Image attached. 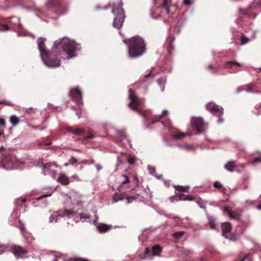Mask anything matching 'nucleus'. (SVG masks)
<instances>
[{
    "instance_id": "4468645a",
    "label": "nucleus",
    "mask_w": 261,
    "mask_h": 261,
    "mask_svg": "<svg viewBox=\"0 0 261 261\" xmlns=\"http://www.w3.org/2000/svg\"><path fill=\"white\" fill-rule=\"evenodd\" d=\"M11 249L12 253L17 259H18L22 255L25 254L28 252L26 249L18 245L13 246Z\"/></svg>"
},
{
    "instance_id": "f3484780",
    "label": "nucleus",
    "mask_w": 261,
    "mask_h": 261,
    "mask_svg": "<svg viewBox=\"0 0 261 261\" xmlns=\"http://www.w3.org/2000/svg\"><path fill=\"white\" fill-rule=\"evenodd\" d=\"M94 224L96 226L97 229L100 232H106L108 231L112 227L111 225H108L103 223L94 222Z\"/></svg>"
},
{
    "instance_id": "423d86ee",
    "label": "nucleus",
    "mask_w": 261,
    "mask_h": 261,
    "mask_svg": "<svg viewBox=\"0 0 261 261\" xmlns=\"http://www.w3.org/2000/svg\"><path fill=\"white\" fill-rule=\"evenodd\" d=\"M128 98L130 100V101L128 104V107L134 111L139 113L141 116H142L145 118L147 119V115L149 112L142 111L137 108L138 107H139L143 104V101L137 97L135 93L130 89L129 90Z\"/></svg>"
},
{
    "instance_id": "774afa93",
    "label": "nucleus",
    "mask_w": 261,
    "mask_h": 261,
    "mask_svg": "<svg viewBox=\"0 0 261 261\" xmlns=\"http://www.w3.org/2000/svg\"><path fill=\"white\" fill-rule=\"evenodd\" d=\"M256 207L258 210H261V203L258 205Z\"/></svg>"
},
{
    "instance_id": "aec40b11",
    "label": "nucleus",
    "mask_w": 261,
    "mask_h": 261,
    "mask_svg": "<svg viewBox=\"0 0 261 261\" xmlns=\"http://www.w3.org/2000/svg\"><path fill=\"white\" fill-rule=\"evenodd\" d=\"M58 181L62 185H68L69 183V178L65 175L61 174L58 178Z\"/></svg>"
},
{
    "instance_id": "a18cd8bd",
    "label": "nucleus",
    "mask_w": 261,
    "mask_h": 261,
    "mask_svg": "<svg viewBox=\"0 0 261 261\" xmlns=\"http://www.w3.org/2000/svg\"><path fill=\"white\" fill-rule=\"evenodd\" d=\"M213 186L214 188L216 189H221L222 188V185L218 181H215L214 183Z\"/></svg>"
},
{
    "instance_id": "6e6552de",
    "label": "nucleus",
    "mask_w": 261,
    "mask_h": 261,
    "mask_svg": "<svg viewBox=\"0 0 261 261\" xmlns=\"http://www.w3.org/2000/svg\"><path fill=\"white\" fill-rule=\"evenodd\" d=\"M46 7L48 9L54 8L58 15L64 14L68 10V3L65 0H48Z\"/></svg>"
},
{
    "instance_id": "e433bc0d",
    "label": "nucleus",
    "mask_w": 261,
    "mask_h": 261,
    "mask_svg": "<svg viewBox=\"0 0 261 261\" xmlns=\"http://www.w3.org/2000/svg\"><path fill=\"white\" fill-rule=\"evenodd\" d=\"M95 137V135L91 130L89 132V135L84 137L85 140L91 139Z\"/></svg>"
},
{
    "instance_id": "2eb2a0df",
    "label": "nucleus",
    "mask_w": 261,
    "mask_h": 261,
    "mask_svg": "<svg viewBox=\"0 0 261 261\" xmlns=\"http://www.w3.org/2000/svg\"><path fill=\"white\" fill-rule=\"evenodd\" d=\"M163 124L165 127H169L170 128V131L173 134V137L174 139H180L184 137L185 136L188 135L187 134H185L183 133L177 132V131H173L172 130V128H170L171 126V123L169 120H168L167 122H162Z\"/></svg>"
},
{
    "instance_id": "de8ad7c7",
    "label": "nucleus",
    "mask_w": 261,
    "mask_h": 261,
    "mask_svg": "<svg viewBox=\"0 0 261 261\" xmlns=\"http://www.w3.org/2000/svg\"><path fill=\"white\" fill-rule=\"evenodd\" d=\"M122 176L125 178V180L122 181V184L124 185V184L129 182V180L127 176H126L125 175H122Z\"/></svg>"
},
{
    "instance_id": "f704fd0d",
    "label": "nucleus",
    "mask_w": 261,
    "mask_h": 261,
    "mask_svg": "<svg viewBox=\"0 0 261 261\" xmlns=\"http://www.w3.org/2000/svg\"><path fill=\"white\" fill-rule=\"evenodd\" d=\"M184 233V231H177L174 233L172 234V237L175 239H179L183 236Z\"/></svg>"
},
{
    "instance_id": "a19ab883",
    "label": "nucleus",
    "mask_w": 261,
    "mask_h": 261,
    "mask_svg": "<svg viewBox=\"0 0 261 261\" xmlns=\"http://www.w3.org/2000/svg\"><path fill=\"white\" fill-rule=\"evenodd\" d=\"M68 162L70 165H73L76 163L77 160L75 159V158L72 156L68 161Z\"/></svg>"
},
{
    "instance_id": "1a4fd4ad",
    "label": "nucleus",
    "mask_w": 261,
    "mask_h": 261,
    "mask_svg": "<svg viewBox=\"0 0 261 261\" xmlns=\"http://www.w3.org/2000/svg\"><path fill=\"white\" fill-rule=\"evenodd\" d=\"M206 109L213 115L219 117V119L218 120V123H220L223 122L224 119L221 117L223 113V109L222 107L211 102L208 103L206 105Z\"/></svg>"
},
{
    "instance_id": "c85d7f7f",
    "label": "nucleus",
    "mask_w": 261,
    "mask_h": 261,
    "mask_svg": "<svg viewBox=\"0 0 261 261\" xmlns=\"http://www.w3.org/2000/svg\"><path fill=\"white\" fill-rule=\"evenodd\" d=\"M54 191H55V189L53 188H52V187L49 188L48 191L47 192V193L44 194L42 195L41 196H40V197H39L38 198V200L41 199L46 197L50 196L52 195V194Z\"/></svg>"
},
{
    "instance_id": "4be33fe9",
    "label": "nucleus",
    "mask_w": 261,
    "mask_h": 261,
    "mask_svg": "<svg viewBox=\"0 0 261 261\" xmlns=\"http://www.w3.org/2000/svg\"><path fill=\"white\" fill-rule=\"evenodd\" d=\"M171 0H164L162 5V8L165 9L167 13H170V7L171 6Z\"/></svg>"
},
{
    "instance_id": "20e7f679",
    "label": "nucleus",
    "mask_w": 261,
    "mask_h": 261,
    "mask_svg": "<svg viewBox=\"0 0 261 261\" xmlns=\"http://www.w3.org/2000/svg\"><path fill=\"white\" fill-rule=\"evenodd\" d=\"M56 48L62 47L63 50L68 55L67 59H71L77 55V52L81 50V45L73 40L63 39L57 40L54 42Z\"/></svg>"
},
{
    "instance_id": "4d7b16f0",
    "label": "nucleus",
    "mask_w": 261,
    "mask_h": 261,
    "mask_svg": "<svg viewBox=\"0 0 261 261\" xmlns=\"http://www.w3.org/2000/svg\"><path fill=\"white\" fill-rule=\"evenodd\" d=\"M158 179H161L162 178V175H157L155 173V175H154Z\"/></svg>"
},
{
    "instance_id": "cd10ccee",
    "label": "nucleus",
    "mask_w": 261,
    "mask_h": 261,
    "mask_svg": "<svg viewBox=\"0 0 261 261\" xmlns=\"http://www.w3.org/2000/svg\"><path fill=\"white\" fill-rule=\"evenodd\" d=\"M68 131L72 133L73 134L80 136L83 132L84 129L82 128H69Z\"/></svg>"
},
{
    "instance_id": "58836bf2",
    "label": "nucleus",
    "mask_w": 261,
    "mask_h": 261,
    "mask_svg": "<svg viewBox=\"0 0 261 261\" xmlns=\"http://www.w3.org/2000/svg\"><path fill=\"white\" fill-rule=\"evenodd\" d=\"M19 228L20 229L22 233H23L25 230L24 225L21 222L20 220L19 221Z\"/></svg>"
},
{
    "instance_id": "6ab92c4d",
    "label": "nucleus",
    "mask_w": 261,
    "mask_h": 261,
    "mask_svg": "<svg viewBox=\"0 0 261 261\" xmlns=\"http://www.w3.org/2000/svg\"><path fill=\"white\" fill-rule=\"evenodd\" d=\"M175 37L173 36V35H171L168 37L167 40V42L168 43V52L169 54H171L172 50L173 49V46L172 45V43L175 40Z\"/></svg>"
},
{
    "instance_id": "72a5a7b5",
    "label": "nucleus",
    "mask_w": 261,
    "mask_h": 261,
    "mask_svg": "<svg viewBox=\"0 0 261 261\" xmlns=\"http://www.w3.org/2000/svg\"><path fill=\"white\" fill-rule=\"evenodd\" d=\"M127 161L129 165H133L135 164L136 161H137L136 157L133 155H129L127 157Z\"/></svg>"
},
{
    "instance_id": "4c0bfd02",
    "label": "nucleus",
    "mask_w": 261,
    "mask_h": 261,
    "mask_svg": "<svg viewBox=\"0 0 261 261\" xmlns=\"http://www.w3.org/2000/svg\"><path fill=\"white\" fill-rule=\"evenodd\" d=\"M122 200L120 195H115L113 196V201L114 202H117L119 200Z\"/></svg>"
},
{
    "instance_id": "603ef678",
    "label": "nucleus",
    "mask_w": 261,
    "mask_h": 261,
    "mask_svg": "<svg viewBox=\"0 0 261 261\" xmlns=\"http://www.w3.org/2000/svg\"><path fill=\"white\" fill-rule=\"evenodd\" d=\"M50 144V142H45V143H43V142H41L40 143V145L41 146V145H45V146H48Z\"/></svg>"
},
{
    "instance_id": "2f4dec72",
    "label": "nucleus",
    "mask_w": 261,
    "mask_h": 261,
    "mask_svg": "<svg viewBox=\"0 0 261 261\" xmlns=\"http://www.w3.org/2000/svg\"><path fill=\"white\" fill-rule=\"evenodd\" d=\"M175 190L181 192H187L190 188L189 186H175Z\"/></svg>"
},
{
    "instance_id": "c756f323",
    "label": "nucleus",
    "mask_w": 261,
    "mask_h": 261,
    "mask_svg": "<svg viewBox=\"0 0 261 261\" xmlns=\"http://www.w3.org/2000/svg\"><path fill=\"white\" fill-rule=\"evenodd\" d=\"M168 114V111L166 110H164L162 113L159 115L157 118H155L151 122V124H154L156 122L159 121V120L162 119L163 117H165Z\"/></svg>"
},
{
    "instance_id": "3c124183",
    "label": "nucleus",
    "mask_w": 261,
    "mask_h": 261,
    "mask_svg": "<svg viewBox=\"0 0 261 261\" xmlns=\"http://www.w3.org/2000/svg\"><path fill=\"white\" fill-rule=\"evenodd\" d=\"M257 111H256L254 112V113L258 115L260 113H261V107L259 106L257 108Z\"/></svg>"
},
{
    "instance_id": "680f3d73",
    "label": "nucleus",
    "mask_w": 261,
    "mask_h": 261,
    "mask_svg": "<svg viewBox=\"0 0 261 261\" xmlns=\"http://www.w3.org/2000/svg\"><path fill=\"white\" fill-rule=\"evenodd\" d=\"M75 261H88L87 259L83 258H78Z\"/></svg>"
},
{
    "instance_id": "39448f33",
    "label": "nucleus",
    "mask_w": 261,
    "mask_h": 261,
    "mask_svg": "<svg viewBox=\"0 0 261 261\" xmlns=\"http://www.w3.org/2000/svg\"><path fill=\"white\" fill-rule=\"evenodd\" d=\"M112 7V12L115 15L113 25L117 29H120L124 21L125 15L124 11L122 8L123 3L122 0H116L109 3Z\"/></svg>"
},
{
    "instance_id": "49530a36",
    "label": "nucleus",
    "mask_w": 261,
    "mask_h": 261,
    "mask_svg": "<svg viewBox=\"0 0 261 261\" xmlns=\"http://www.w3.org/2000/svg\"><path fill=\"white\" fill-rule=\"evenodd\" d=\"M77 215H78V217L81 219H87V218H89V216L88 215H87V214H83L80 213V214H78Z\"/></svg>"
},
{
    "instance_id": "37998d69",
    "label": "nucleus",
    "mask_w": 261,
    "mask_h": 261,
    "mask_svg": "<svg viewBox=\"0 0 261 261\" xmlns=\"http://www.w3.org/2000/svg\"><path fill=\"white\" fill-rule=\"evenodd\" d=\"M251 163L253 164H255L257 163H261V156H258L254 158L252 161Z\"/></svg>"
},
{
    "instance_id": "09e8293b",
    "label": "nucleus",
    "mask_w": 261,
    "mask_h": 261,
    "mask_svg": "<svg viewBox=\"0 0 261 261\" xmlns=\"http://www.w3.org/2000/svg\"><path fill=\"white\" fill-rule=\"evenodd\" d=\"M183 3L186 6H190L191 5V0H184Z\"/></svg>"
},
{
    "instance_id": "7ed1b4c3",
    "label": "nucleus",
    "mask_w": 261,
    "mask_h": 261,
    "mask_svg": "<svg viewBox=\"0 0 261 261\" xmlns=\"http://www.w3.org/2000/svg\"><path fill=\"white\" fill-rule=\"evenodd\" d=\"M18 161L11 151L3 146L0 147V168L13 170L18 168Z\"/></svg>"
},
{
    "instance_id": "f03ea898",
    "label": "nucleus",
    "mask_w": 261,
    "mask_h": 261,
    "mask_svg": "<svg viewBox=\"0 0 261 261\" xmlns=\"http://www.w3.org/2000/svg\"><path fill=\"white\" fill-rule=\"evenodd\" d=\"M46 39L40 37L37 40L38 48L40 51V56L43 63L48 67L53 68L59 67L60 61L53 53H50L45 49V42Z\"/></svg>"
},
{
    "instance_id": "f257e3e1",
    "label": "nucleus",
    "mask_w": 261,
    "mask_h": 261,
    "mask_svg": "<svg viewBox=\"0 0 261 261\" xmlns=\"http://www.w3.org/2000/svg\"><path fill=\"white\" fill-rule=\"evenodd\" d=\"M124 43L128 47V56L135 58L142 56L146 51V44L144 39L138 35L130 39H124Z\"/></svg>"
},
{
    "instance_id": "9b49d317",
    "label": "nucleus",
    "mask_w": 261,
    "mask_h": 261,
    "mask_svg": "<svg viewBox=\"0 0 261 261\" xmlns=\"http://www.w3.org/2000/svg\"><path fill=\"white\" fill-rule=\"evenodd\" d=\"M75 213L71 210H61L53 215H51L49 218V222L52 223L54 221L57 222L59 218L67 217L69 218L70 216L74 215Z\"/></svg>"
},
{
    "instance_id": "473e14b6",
    "label": "nucleus",
    "mask_w": 261,
    "mask_h": 261,
    "mask_svg": "<svg viewBox=\"0 0 261 261\" xmlns=\"http://www.w3.org/2000/svg\"><path fill=\"white\" fill-rule=\"evenodd\" d=\"M10 121L13 125H16L19 121V119L16 116H12L10 117Z\"/></svg>"
},
{
    "instance_id": "a211bd4d",
    "label": "nucleus",
    "mask_w": 261,
    "mask_h": 261,
    "mask_svg": "<svg viewBox=\"0 0 261 261\" xmlns=\"http://www.w3.org/2000/svg\"><path fill=\"white\" fill-rule=\"evenodd\" d=\"M224 212L227 213L231 219H238L240 217V214L238 212L229 210L227 206H225Z\"/></svg>"
},
{
    "instance_id": "b1692460",
    "label": "nucleus",
    "mask_w": 261,
    "mask_h": 261,
    "mask_svg": "<svg viewBox=\"0 0 261 261\" xmlns=\"http://www.w3.org/2000/svg\"><path fill=\"white\" fill-rule=\"evenodd\" d=\"M162 251V248L158 245H154L152 248V256H158Z\"/></svg>"
},
{
    "instance_id": "69168bd1",
    "label": "nucleus",
    "mask_w": 261,
    "mask_h": 261,
    "mask_svg": "<svg viewBox=\"0 0 261 261\" xmlns=\"http://www.w3.org/2000/svg\"><path fill=\"white\" fill-rule=\"evenodd\" d=\"M246 91L247 92H253L252 90L250 88H249L247 89H246Z\"/></svg>"
},
{
    "instance_id": "13d9d810",
    "label": "nucleus",
    "mask_w": 261,
    "mask_h": 261,
    "mask_svg": "<svg viewBox=\"0 0 261 261\" xmlns=\"http://www.w3.org/2000/svg\"><path fill=\"white\" fill-rule=\"evenodd\" d=\"M72 177L76 180H79V176L77 175H73L72 176Z\"/></svg>"
},
{
    "instance_id": "bb28decb",
    "label": "nucleus",
    "mask_w": 261,
    "mask_h": 261,
    "mask_svg": "<svg viewBox=\"0 0 261 261\" xmlns=\"http://www.w3.org/2000/svg\"><path fill=\"white\" fill-rule=\"evenodd\" d=\"M166 79L164 77H161L157 80L158 85L160 86L161 91L163 92L165 89V85L166 84Z\"/></svg>"
},
{
    "instance_id": "393cba45",
    "label": "nucleus",
    "mask_w": 261,
    "mask_h": 261,
    "mask_svg": "<svg viewBox=\"0 0 261 261\" xmlns=\"http://www.w3.org/2000/svg\"><path fill=\"white\" fill-rule=\"evenodd\" d=\"M117 132L119 137L121 138V140H123L125 139L128 143L129 144L130 147L132 148V144L130 143V140L127 138L126 134L122 130H117Z\"/></svg>"
},
{
    "instance_id": "ddd939ff",
    "label": "nucleus",
    "mask_w": 261,
    "mask_h": 261,
    "mask_svg": "<svg viewBox=\"0 0 261 261\" xmlns=\"http://www.w3.org/2000/svg\"><path fill=\"white\" fill-rule=\"evenodd\" d=\"M222 234L225 238L228 239L231 241H235L236 240V237L234 234L230 233L231 229V226L230 223L225 222L222 223Z\"/></svg>"
},
{
    "instance_id": "6e6d98bb",
    "label": "nucleus",
    "mask_w": 261,
    "mask_h": 261,
    "mask_svg": "<svg viewBox=\"0 0 261 261\" xmlns=\"http://www.w3.org/2000/svg\"><path fill=\"white\" fill-rule=\"evenodd\" d=\"M122 163V162L121 160H120L119 158H118L117 166H118Z\"/></svg>"
},
{
    "instance_id": "0e129e2a",
    "label": "nucleus",
    "mask_w": 261,
    "mask_h": 261,
    "mask_svg": "<svg viewBox=\"0 0 261 261\" xmlns=\"http://www.w3.org/2000/svg\"><path fill=\"white\" fill-rule=\"evenodd\" d=\"M98 219V216H97V215H95V219H94V220L93 221V223H94L95 221H96V223H98V222H97Z\"/></svg>"
},
{
    "instance_id": "7c9ffc66",
    "label": "nucleus",
    "mask_w": 261,
    "mask_h": 261,
    "mask_svg": "<svg viewBox=\"0 0 261 261\" xmlns=\"http://www.w3.org/2000/svg\"><path fill=\"white\" fill-rule=\"evenodd\" d=\"M235 167L234 162H229L225 166V169L229 171H232Z\"/></svg>"
},
{
    "instance_id": "bf43d9fd",
    "label": "nucleus",
    "mask_w": 261,
    "mask_h": 261,
    "mask_svg": "<svg viewBox=\"0 0 261 261\" xmlns=\"http://www.w3.org/2000/svg\"><path fill=\"white\" fill-rule=\"evenodd\" d=\"M4 103H6V104H7L8 105H10V102H8L6 101H4L0 102V105L4 104Z\"/></svg>"
},
{
    "instance_id": "338daca9",
    "label": "nucleus",
    "mask_w": 261,
    "mask_h": 261,
    "mask_svg": "<svg viewBox=\"0 0 261 261\" xmlns=\"http://www.w3.org/2000/svg\"><path fill=\"white\" fill-rule=\"evenodd\" d=\"M176 145H177V146H179V147H180V148H181L184 149V147H185V146H184V145H182L179 144H177Z\"/></svg>"
},
{
    "instance_id": "9d476101",
    "label": "nucleus",
    "mask_w": 261,
    "mask_h": 261,
    "mask_svg": "<svg viewBox=\"0 0 261 261\" xmlns=\"http://www.w3.org/2000/svg\"><path fill=\"white\" fill-rule=\"evenodd\" d=\"M191 123L193 129L196 131V134H201L206 130V124L201 117H192Z\"/></svg>"
},
{
    "instance_id": "a878e982",
    "label": "nucleus",
    "mask_w": 261,
    "mask_h": 261,
    "mask_svg": "<svg viewBox=\"0 0 261 261\" xmlns=\"http://www.w3.org/2000/svg\"><path fill=\"white\" fill-rule=\"evenodd\" d=\"M208 223L211 229H214L216 227V219L213 216H210L207 215Z\"/></svg>"
},
{
    "instance_id": "0eeeda50",
    "label": "nucleus",
    "mask_w": 261,
    "mask_h": 261,
    "mask_svg": "<svg viewBox=\"0 0 261 261\" xmlns=\"http://www.w3.org/2000/svg\"><path fill=\"white\" fill-rule=\"evenodd\" d=\"M20 27L19 19L15 17L0 20V32L16 31V29Z\"/></svg>"
},
{
    "instance_id": "052dcab7",
    "label": "nucleus",
    "mask_w": 261,
    "mask_h": 261,
    "mask_svg": "<svg viewBox=\"0 0 261 261\" xmlns=\"http://www.w3.org/2000/svg\"><path fill=\"white\" fill-rule=\"evenodd\" d=\"M243 91V89L242 88H238L237 90V93H239Z\"/></svg>"
},
{
    "instance_id": "412c9836",
    "label": "nucleus",
    "mask_w": 261,
    "mask_h": 261,
    "mask_svg": "<svg viewBox=\"0 0 261 261\" xmlns=\"http://www.w3.org/2000/svg\"><path fill=\"white\" fill-rule=\"evenodd\" d=\"M233 66L241 67L240 64L236 61H227L224 64L223 67L225 68L231 69Z\"/></svg>"
},
{
    "instance_id": "5fc2aeb1",
    "label": "nucleus",
    "mask_w": 261,
    "mask_h": 261,
    "mask_svg": "<svg viewBox=\"0 0 261 261\" xmlns=\"http://www.w3.org/2000/svg\"><path fill=\"white\" fill-rule=\"evenodd\" d=\"M61 259V256H57L56 257L53 259V261H58L59 259Z\"/></svg>"
},
{
    "instance_id": "c9c22d12",
    "label": "nucleus",
    "mask_w": 261,
    "mask_h": 261,
    "mask_svg": "<svg viewBox=\"0 0 261 261\" xmlns=\"http://www.w3.org/2000/svg\"><path fill=\"white\" fill-rule=\"evenodd\" d=\"M250 39L245 36L244 34H242L241 36V43L242 44H245L248 43Z\"/></svg>"
},
{
    "instance_id": "5701e85b",
    "label": "nucleus",
    "mask_w": 261,
    "mask_h": 261,
    "mask_svg": "<svg viewBox=\"0 0 261 261\" xmlns=\"http://www.w3.org/2000/svg\"><path fill=\"white\" fill-rule=\"evenodd\" d=\"M254 7L253 5H251L249 6L247 9H240V12L241 14L243 15H246L248 16L249 17H251L252 14V9Z\"/></svg>"
},
{
    "instance_id": "864d4df0",
    "label": "nucleus",
    "mask_w": 261,
    "mask_h": 261,
    "mask_svg": "<svg viewBox=\"0 0 261 261\" xmlns=\"http://www.w3.org/2000/svg\"><path fill=\"white\" fill-rule=\"evenodd\" d=\"M95 167H96L97 171H99L100 170H101L102 169V167L99 165H96Z\"/></svg>"
},
{
    "instance_id": "ea45409f",
    "label": "nucleus",
    "mask_w": 261,
    "mask_h": 261,
    "mask_svg": "<svg viewBox=\"0 0 261 261\" xmlns=\"http://www.w3.org/2000/svg\"><path fill=\"white\" fill-rule=\"evenodd\" d=\"M136 198V196H128L127 198H126L127 203H130L133 201L135 200Z\"/></svg>"
},
{
    "instance_id": "e2e57ef3",
    "label": "nucleus",
    "mask_w": 261,
    "mask_h": 261,
    "mask_svg": "<svg viewBox=\"0 0 261 261\" xmlns=\"http://www.w3.org/2000/svg\"><path fill=\"white\" fill-rule=\"evenodd\" d=\"M149 252H150V250L148 248H146L145 249V254H147L148 253H149Z\"/></svg>"
},
{
    "instance_id": "dca6fc26",
    "label": "nucleus",
    "mask_w": 261,
    "mask_h": 261,
    "mask_svg": "<svg viewBox=\"0 0 261 261\" xmlns=\"http://www.w3.org/2000/svg\"><path fill=\"white\" fill-rule=\"evenodd\" d=\"M172 201H178V200H188L192 201L193 200V197L190 195H185L182 193H180L178 195L176 196H172L170 198Z\"/></svg>"
},
{
    "instance_id": "c03bdc74",
    "label": "nucleus",
    "mask_w": 261,
    "mask_h": 261,
    "mask_svg": "<svg viewBox=\"0 0 261 261\" xmlns=\"http://www.w3.org/2000/svg\"><path fill=\"white\" fill-rule=\"evenodd\" d=\"M147 168L150 174H152L153 175H155V169L153 167H152L150 166H148Z\"/></svg>"
},
{
    "instance_id": "79ce46f5",
    "label": "nucleus",
    "mask_w": 261,
    "mask_h": 261,
    "mask_svg": "<svg viewBox=\"0 0 261 261\" xmlns=\"http://www.w3.org/2000/svg\"><path fill=\"white\" fill-rule=\"evenodd\" d=\"M184 149L190 151V150H194V147L193 145L187 144L185 146Z\"/></svg>"
},
{
    "instance_id": "f8f14e48",
    "label": "nucleus",
    "mask_w": 261,
    "mask_h": 261,
    "mask_svg": "<svg viewBox=\"0 0 261 261\" xmlns=\"http://www.w3.org/2000/svg\"><path fill=\"white\" fill-rule=\"evenodd\" d=\"M70 95L73 101H74L79 106V111L76 112V114L79 118L81 117V107L80 106L81 101L82 99V93L81 91L77 88H74L71 90L70 92Z\"/></svg>"
},
{
    "instance_id": "8fccbe9b",
    "label": "nucleus",
    "mask_w": 261,
    "mask_h": 261,
    "mask_svg": "<svg viewBox=\"0 0 261 261\" xmlns=\"http://www.w3.org/2000/svg\"><path fill=\"white\" fill-rule=\"evenodd\" d=\"M0 126H5V121L4 119L0 117Z\"/></svg>"
}]
</instances>
